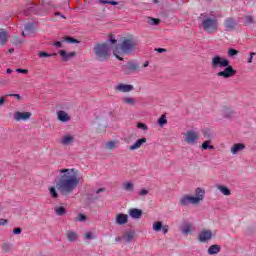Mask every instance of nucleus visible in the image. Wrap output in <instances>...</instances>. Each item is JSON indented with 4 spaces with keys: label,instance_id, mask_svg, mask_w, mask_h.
Masks as SVG:
<instances>
[{
    "label": "nucleus",
    "instance_id": "nucleus-1",
    "mask_svg": "<svg viewBox=\"0 0 256 256\" xmlns=\"http://www.w3.org/2000/svg\"><path fill=\"white\" fill-rule=\"evenodd\" d=\"M59 173L60 175L55 186H51L48 189L52 199H59V193L67 197V195H71L79 187V178L75 169L64 168L59 170Z\"/></svg>",
    "mask_w": 256,
    "mask_h": 256
},
{
    "label": "nucleus",
    "instance_id": "nucleus-2",
    "mask_svg": "<svg viewBox=\"0 0 256 256\" xmlns=\"http://www.w3.org/2000/svg\"><path fill=\"white\" fill-rule=\"evenodd\" d=\"M212 69H223L217 73V77H222L223 79H231V77L237 75V70L233 69L229 59L221 57L220 55H215L212 57L211 62Z\"/></svg>",
    "mask_w": 256,
    "mask_h": 256
},
{
    "label": "nucleus",
    "instance_id": "nucleus-3",
    "mask_svg": "<svg viewBox=\"0 0 256 256\" xmlns=\"http://www.w3.org/2000/svg\"><path fill=\"white\" fill-rule=\"evenodd\" d=\"M137 49V40L135 36L122 37L119 44L113 49V55L119 61H123V57L119 55H131Z\"/></svg>",
    "mask_w": 256,
    "mask_h": 256
},
{
    "label": "nucleus",
    "instance_id": "nucleus-4",
    "mask_svg": "<svg viewBox=\"0 0 256 256\" xmlns=\"http://www.w3.org/2000/svg\"><path fill=\"white\" fill-rule=\"evenodd\" d=\"M93 53L96 61L104 63L105 61H109L111 58V46H109L107 42L98 43L94 46Z\"/></svg>",
    "mask_w": 256,
    "mask_h": 256
},
{
    "label": "nucleus",
    "instance_id": "nucleus-5",
    "mask_svg": "<svg viewBox=\"0 0 256 256\" xmlns=\"http://www.w3.org/2000/svg\"><path fill=\"white\" fill-rule=\"evenodd\" d=\"M202 28L205 33H209L211 35L219 29V22L215 18L206 17L202 21Z\"/></svg>",
    "mask_w": 256,
    "mask_h": 256
},
{
    "label": "nucleus",
    "instance_id": "nucleus-6",
    "mask_svg": "<svg viewBox=\"0 0 256 256\" xmlns=\"http://www.w3.org/2000/svg\"><path fill=\"white\" fill-rule=\"evenodd\" d=\"M184 140L189 145H195V143H197V141H199V132L189 130L188 132L185 133Z\"/></svg>",
    "mask_w": 256,
    "mask_h": 256
},
{
    "label": "nucleus",
    "instance_id": "nucleus-7",
    "mask_svg": "<svg viewBox=\"0 0 256 256\" xmlns=\"http://www.w3.org/2000/svg\"><path fill=\"white\" fill-rule=\"evenodd\" d=\"M213 239V232L211 230H203L198 235V241L200 243H207Z\"/></svg>",
    "mask_w": 256,
    "mask_h": 256
},
{
    "label": "nucleus",
    "instance_id": "nucleus-8",
    "mask_svg": "<svg viewBox=\"0 0 256 256\" xmlns=\"http://www.w3.org/2000/svg\"><path fill=\"white\" fill-rule=\"evenodd\" d=\"M197 205V198H194V196L190 195H184L180 198V205L182 207H187L189 204Z\"/></svg>",
    "mask_w": 256,
    "mask_h": 256
},
{
    "label": "nucleus",
    "instance_id": "nucleus-9",
    "mask_svg": "<svg viewBox=\"0 0 256 256\" xmlns=\"http://www.w3.org/2000/svg\"><path fill=\"white\" fill-rule=\"evenodd\" d=\"M14 119L15 121H27L28 119H31V112H15L14 113Z\"/></svg>",
    "mask_w": 256,
    "mask_h": 256
},
{
    "label": "nucleus",
    "instance_id": "nucleus-10",
    "mask_svg": "<svg viewBox=\"0 0 256 256\" xmlns=\"http://www.w3.org/2000/svg\"><path fill=\"white\" fill-rule=\"evenodd\" d=\"M134 87L131 84H118L115 86V91H119L120 93H129L133 91Z\"/></svg>",
    "mask_w": 256,
    "mask_h": 256
},
{
    "label": "nucleus",
    "instance_id": "nucleus-11",
    "mask_svg": "<svg viewBox=\"0 0 256 256\" xmlns=\"http://www.w3.org/2000/svg\"><path fill=\"white\" fill-rule=\"evenodd\" d=\"M9 33H7V30L0 29V47H3L4 45H7L9 41Z\"/></svg>",
    "mask_w": 256,
    "mask_h": 256
},
{
    "label": "nucleus",
    "instance_id": "nucleus-12",
    "mask_svg": "<svg viewBox=\"0 0 256 256\" xmlns=\"http://www.w3.org/2000/svg\"><path fill=\"white\" fill-rule=\"evenodd\" d=\"M225 31H233L237 27V22L233 18H228L224 21Z\"/></svg>",
    "mask_w": 256,
    "mask_h": 256
},
{
    "label": "nucleus",
    "instance_id": "nucleus-13",
    "mask_svg": "<svg viewBox=\"0 0 256 256\" xmlns=\"http://www.w3.org/2000/svg\"><path fill=\"white\" fill-rule=\"evenodd\" d=\"M128 215H130L132 219H141V217H143V210L139 208H132L128 211Z\"/></svg>",
    "mask_w": 256,
    "mask_h": 256
},
{
    "label": "nucleus",
    "instance_id": "nucleus-14",
    "mask_svg": "<svg viewBox=\"0 0 256 256\" xmlns=\"http://www.w3.org/2000/svg\"><path fill=\"white\" fill-rule=\"evenodd\" d=\"M129 222V216L127 214H117L116 215V225H125Z\"/></svg>",
    "mask_w": 256,
    "mask_h": 256
},
{
    "label": "nucleus",
    "instance_id": "nucleus-15",
    "mask_svg": "<svg viewBox=\"0 0 256 256\" xmlns=\"http://www.w3.org/2000/svg\"><path fill=\"white\" fill-rule=\"evenodd\" d=\"M125 68L127 69V71H125V75H130V72L133 73L139 69V63L128 62Z\"/></svg>",
    "mask_w": 256,
    "mask_h": 256
},
{
    "label": "nucleus",
    "instance_id": "nucleus-16",
    "mask_svg": "<svg viewBox=\"0 0 256 256\" xmlns=\"http://www.w3.org/2000/svg\"><path fill=\"white\" fill-rule=\"evenodd\" d=\"M58 120L61 121V123H67L68 121H71V116L67 114V112L60 110L57 112Z\"/></svg>",
    "mask_w": 256,
    "mask_h": 256
},
{
    "label": "nucleus",
    "instance_id": "nucleus-17",
    "mask_svg": "<svg viewBox=\"0 0 256 256\" xmlns=\"http://www.w3.org/2000/svg\"><path fill=\"white\" fill-rule=\"evenodd\" d=\"M58 53H59L60 57H62L63 61H69V59H72V57H75L77 55V53H75V52L67 53V51H65V50H59Z\"/></svg>",
    "mask_w": 256,
    "mask_h": 256
},
{
    "label": "nucleus",
    "instance_id": "nucleus-18",
    "mask_svg": "<svg viewBox=\"0 0 256 256\" xmlns=\"http://www.w3.org/2000/svg\"><path fill=\"white\" fill-rule=\"evenodd\" d=\"M221 253V246L217 244H213L208 248V255H217Z\"/></svg>",
    "mask_w": 256,
    "mask_h": 256
},
{
    "label": "nucleus",
    "instance_id": "nucleus-19",
    "mask_svg": "<svg viewBox=\"0 0 256 256\" xmlns=\"http://www.w3.org/2000/svg\"><path fill=\"white\" fill-rule=\"evenodd\" d=\"M143 143H147V138L138 139L132 146L129 147L130 151H135L139 149Z\"/></svg>",
    "mask_w": 256,
    "mask_h": 256
},
{
    "label": "nucleus",
    "instance_id": "nucleus-20",
    "mask_svg": "<svg viewBox=\"0 0 256 256\" xmlns=\"http://www.w3.org/2000/svg\"><path fill=\"white\" fill-rule=\"evenodd\" d=\"M195 195L196 197H194V199H197V203H199L200 201H203L205 197V190L202 188H196Z\"/></svg>",
    "mask_w": 256,
    "mask_h": 256
},
{
    "label": "nucleus",
    "instance_id": "nucleus-21",
    "mask_svg": "<svg viewBox=\"0 0 256 256\" xmlns=\"http://www.w3.org/2000/svg\"><path fill=\"white\" fill-rule=\"evenodd\" d=\"M243 149H245V144L243 143H237V144H234L231 148V153L233 155H237V152L238 151H243Z\"/></svg>",
    "mask_w": 256,
    "mask_h": 256
},
{
    "label": "nucleus",
    "instance_id": "nucleus-22",
    "mask_svg": "<svg viewBox=\"0 0 256 256\" xmlns=\"http://www.w3.org/2000/svg\"><path fill=\"white\" fill-rule=\"evenodd\" d=\"M122 102L125 104V105H130L131 107H135V103H137V100L133 97H123L122 98Z\"/></svg>",
    "mask_w": 256,
    "mask_h": 256
},
{
    "label": "nucleus",
    "instance_id": "nucleus-23",
    "mask_svg": "<svg viewBox=\"0 0 256 256\" xmlns=\"http://www.w3.org/2000/svg\"><path fill=\"white\" fill-rule=\"evenodd\" d=\"M24 31L27 33V35H31L35 33V24L34 23H27L24 26Z\"/></svg>",
    "mask_w": 256,
    "mask_h": 256
},
{
    "label": "nucleus",
    "instance_id": "nucleus-24",
    "mask_svg": "<svg viewBox=\"0 0 256 256\" xmlns=\"http://www.w3.org/2000/svg\"><path fill=\"white\" fill-rule=\"evenodd\" d=\"M67 239L70 241V243H73L79 239V235L76 234L75 231H68L67 232Z\"/></svg>",
    "mask_w": 256,
    "mask_h": 256
},
{
    "label": "nucleus",
    "instance_id": "nucleus-25",
    "mask_svg": "<svg viewBox=\"0 0 256 256\" xmlns=\"http://www.w3.org/2000/svg\"><path fill=\"white\" fill-rule=\"evenodd\" d=\"M135 237L134 231L126 232L123 236V239L126 241V243H131Z\"/></svg>",
    "mask_w": 256,
    "mask_h": 256
},
{
    "label": "nucleus",
    "instance_id": "nucleus-26",
    "mask_svg": "<svg viewBox=\"0 0 256 256\" xmlns=\"http://www.w3.org/2000/svg\"><path fill=\"white\" fill-rule=\"evenodd\" d=\"M71 143H73V136L71 135H66L61 140L62 145H71Z\"/></svg>",
    "mask_w": 256,
    "mask_h": 256
},
{
    "label": "nucleus",
    "instance_id": "nucleus-27",
    "mask_svg": "<svg viewBox=\"0 0 256 256\" xmlns=\"http://www.w3.org/2000/svg\"><path fill=\"white\" fill-rule=\"evenodd\" d=\"M217 189H218V191H220L221 193H223L226 196L231 195V190L226 186L218 185Z\"/></svg>",
    "mask_w": 256,
    "mask_h": 256
},
{
    "label": "nucleus",
    "instance_id": "nucleus-28",
    "mask_svg": "<svg viewBox=\"0 0 256 256\" xmlns=\"http://www.w3.org/2000/svg\"><path fill=\"white\" fill-rule=\"evenodd\" d=\"M10 43L18 47V45H23V40L19 38V36H13L10 40Z\"/></svg>",
    "mask_w": 256,
    "mask_h": 256
},
{
    "label": "nucleus",
    "instance_id": "nucleus-29",
    "mask_svg": "<svg viewBox=\"0 0 256 256\" xmlns=\"http://www.w3.org/2000/svg\"><path fill=\"white\" fill-rule=\"evenodd\" d=\"M124 191L132 192L135 190V186L131 182H125L123 184Z\"/></svg>",
    "mask_w": 256,
    "mask_h": 256
},
{
    "label": "nucleus",
    "instance_id": "nucleus-30",
    "mask_svg": "<svg viewBox=\"0 0 256 256\" xmlns=\"http://www.w3.org/2000/svg\"><path fill=\"white\" fill-rule=\"evenodd\" d=\"M146 23H148V25H159V23H161V20L157 18L148 17L146 18Z\"/></svg>",
    "mask_w": 256,
    "mask_h": 256
},
{
    "label": "nucleus",
    "instance_id": "nucleus-31",
    "mask_svg": "<svg viewBox=\"0 0 256 256\" xmlns=\"http://www.w3.org/2000/svg\"><path fill=\"white\" fill-rule=\"evenodd\" d=\"M202 149L207 151V149H215V147L211 145V140H206L202 143Z\"/></svg>",
    "mask_w": 256,
    "mask_h": 256
},
{
    "label": "nucleus",
    "instance_id": "nucleus-32",
    "mask_svg": "<svg viewBox=\"0 0 256 256\" xmlns=\"http://www.w3.org/2000/svg\"><path fill=\"white\" fill-rule=\"evenodd\" d=\"M158 125L159 127H164V125H167V116L163 114L159 119H158Z\"/></svg>",
    "mask_w": 256,
    "mask_h": 256
},
{
    "label": "nucleus",
    "instance_id": "nucleus-33",
    "mask_svg": "<svg viewBox=\"0 0 256 256\" xmlns=\"http://www.w3.org/2000/svg\"><path fill=\"white\" fill-rule=\"evenodd\" d=\"M161 229H163V222L161 221H157V222H154L153 224V231H161Z\"/></svg>",
    "mask_w": 256,
    "mask_h": 256
},
{
    "label": "nucleus",
    "instance_id": "nucleus-34",
    "mask_svg": "<svg viewBox=\"0 0 256 256\" xmlns=\"http://www.w3.org/2000/svg\"><path fill=\"white\" fill-rule=\"evenodd\" d=\"M222 115L223 117H226V119H229L230 117H233V111H231V109L224 108Z\"/></svg>",
    "mask_w": 256,
    "mask_h": 256
},
{
    "label": "nucleus",
    "instance_id": "nucleus-35",
    "mask_svg": "<svg viewBox=\"0 0 256 256\" xmlns=\"http://www.w3.org/2000/svg\"><path fill=\"white\" fill-rule=\"evenodd\" d=\"M63 41H66V43H79V40L73 38V37H69V36H64L62 37Z\"/></svg>",
    "mask_w": 256,
    "mask_h": 256
},
{
    "label": "nucleus",
    "instance_id": "nucleus-36",
    "mask_svg": "<svg viewBox=\"0 0 256 256\" xmlns=\"http://www.w3.org/2000/svg\"><path fill=\"white\" fill-rule=\"evenodd\" d=\"M56 215H59L60 217L65 215V207L59 206L55 209Z\"/></svg>",
    "mask_w": 256,
    "mask_h": 256
},
{
    "label": "nucleus",
    "instance_id": "nucleus-37",
    "mask_svg": "<svg viewBox=\"0 0 256 256\" xmlns=\"http://www.w3.org/2000/svg\"><path fill=\"white\" fill-rule=\"evenodd\" d=\"M11 249H12V246H11V244H9V243H4V244L2 245V251H3V253H9V252L11 251Z\"/></svg>",
    "mask_w": 256,
    "mask_h": 256
},
{
    "label": "nucleus",
    "instance_id": "nucleus-38",
    "mask_svg": "<svg viewBox=\"0 0 256 256\" xmlns=\"http://www.w3.org/2000/svg\"><path fill=\"white\" fill-rule=\"evenodd\" d=\"M236 55H239V51L235 48H230L228 50V57H236Z\"/></svg>",
    "mask_w": 256,
    "mask_h": 256
},
{
    "label": "nucleus",
    "instance_id": "nucleus-39",
    "mask_svg": "<svg viewBox=\"0 0 256 256\" xmlns=\"http://www.w3.org/2000/svg\"><path fill=\"white\" fill-rule=\"evenodd\" d=\"M106 147L110 150L117 149V143L115 141H109L106 143Z\"/></svg>",
    "mask_w": 256,
    "mask_h": 256
},
{
    "label": "nucleus",
    "instance_id": "nucleus-40",
    "mask_svg": "<svg viewBox=\"0 0 256 256\" xmlns=\"http://www.w3.org/2000/svg\"><path fill=\"white\" fill-rule=\"evenodd\" d=\"M251 23H254L253 16L248 15L244 18V25H251Z\"/></svg>",
    "mask_w": 256,
    "mask_h": 256
},
{
    "label": "nucleus",
    "instance_id": "nucleus-41",
    "mask_svg": "<svg viewBox=\"0 0 256 256\" xmlns=\"http://www.w3.org/2000/svg\"><path fill=\"white\" fill-rule=\"evenodd\" d=\"M100 3H103V5H119V2L115 0H100Z\"/></svg>",
    "mask_w": 256,
    "mask_h": 256
},
{
    "label": "nucleus",
    "instance_id": "nucleus-42",
    "mask_svg": "<svg viewBox=\"0 0 256 256\" xmlns=\"http://www.w3.org/2000/svg\"><path fill=\"white\" fill-rule=\"evenodd\" d=\"M182 233L184 235H189V233H191V225L190 224H186L183 229H182Z\"/></svg>",
    "mask_w": 256,
    "mask_h": 256
},
{
    "label": "nucleus",
    "instance_id": "nucleus-43",
    "mask_svg": "<svg viewBox=\"0 0 256 256\" xmlns=\"http://www.w3.org/2000/svg\"><path fill=\"white\" fill-rule=\"evenodd\" d=\"M106 43H112V45H117V39L113 35H109V38Z\"/></svg>",
    "mask_w": 256,
    "mask_h": 256
},
{
    "label": "nucleus",
    "instance_id": "nucleus-44",
    "mask_svg": "<svg viewBox=\"0 0 256 256\" xmlns=\"http://www.w3.org/2000/svg\"><path fill=\"white\" fill-rule=\"evenodd\" d=\"M203 135H204L205 139H213V134H211V132H209V130H204Z\"/></svg>",
    "mask_w": 256,
    "mask_h": 256
},
{
    "label": "nucleus",
    "instance_id": "nucleus-45",
    "mask_svg": "<svg viewBox=\"0 0 256 256\" xmlns=\"http://www.w3.org/2000/svg\"><path fill=\"white\" fill-rule=\"evenodd\" d=\"M76 221H80V222L87 221V216L85 214L80 213L76 218Z\"/></svg>",
    "mask_w": 256,
    "mask_h": 256
},
{
    "label": "nucleus",
    "instance_id": "nucleus-46",
    "mask_svg": "<svg viewBox=\"0 0 256 256\" xmlns=\"http://www.w3.org/2000/svg\"><path fill=\"white\" fill-rule=\"evenodd\" d=\"M137 128L142 129V131H147L149 129L145 123H138Z\"/></svg>",
    "mask_w": 256,
    "mask_h": 256
},
{
    "label": "nucleus",
    "instance_id": "nucleus-47",
    "mask_svg": "<svg viewBox=\"0 0 256 256\" xmlns=\"http://www.w3.org/2000/svg\"><path fill=\"white\" fill-rule=\"evenodd\" d=\"M138 195H140V197H145V195H149V190L142 189L139 191Z\"/></svg>",
    "mask_w": 256,
    "mask_h": 256
},
{
    "label": "nucleus",
    "instance_id": "nucleus-48",
    "mask_svg": "<svg viewBox=\"0 0 256 256\" xmlns=\"http://www.w3.org/2000/svg\"><path fill=\"white\" fill-rule=\"evenodd\" d=\"M63 39H62V41H56V42H54L52 45H54V47H58V48H63Z\"/></svg>",
    "mask_w": 256,
    "mask_h": 256
},
{
    "label": "nucleus",
    "instance_id": "nucleus-49",
    "mask_svg": "<svg viewBox=\"0 0 256 256\" xmlns=\"http://www.w3.org/2000/svg\"><path fill=\"white\" fill-rule=\"evenodd\" d=\"M22 232H23V229H21L20 227L13 229L14 235H21Z\"/></svg>",
    "mask_w": 256,
    "mask_h": 256
},
{
    "label": "nucleus",
    "instance_id": "nucleus-50",
    "mask_svg": "<svg viewBox=\"0 0 256 256\" xmlns=\"http://www.w3.org/2000/svg\"><path fill=\"white\" fill-rule=\"evenodd\" d=\"M16 73H23L24 75H27L29 73V70L18 68L16 69Z\"/></svg>",
    "mask_w": 256,
    "mask_h": 256
},
{
    "label": "nucleus",
    "instance_id": "nucleus-51",
    "mask_svg": "<svg viewBox=\"0 0 256 256\" xmlns=\"http://www.w3.org/2000/svg\"><path fill=\"white\" fill-rule=\"evenodd\" d=\"M161 230L164 233V235H167V233H169V225L162 226Z\"/></svg>",
    "mask_w": 256,
    "mask_h": 256
},
{
    "label": "nucleus",
    "instance_id": "nucleus-52",
    "mask_svg": "<svg viewBox=\"0 0 256 256\" xmlns=\"http://www.w3.org/2000/svg\"><path fill=\"white\" fill-rule=\"evenodd\" d=\"M38 55H39V57H45V58L51 57V54H49L47 52H39Z\"/></svg>",
    "mask_w": 256,
    "mask_h": 256
},
{
    "label": "nucleus",
    "instance_id": "nucleus-53",
    "mask_svg": "<svg viewBox=\"0 0 256 256\" xmlns=\"http://www.w3.org/2000/svg\"><path fill=\"white\" fill-rule=\"evenodd\" d=\"M84 239H89V240L93 239V233L92 232H87L84 236Z\"/></svg>",
    "mask_w": 256,
    "mask_h": 256
},
{
    "label": "nucleus",
    "instance_id": "nucleus-54",
    "mask_svg": "<svg viewBox=\"0 0 256 256\" xmlns=\"http://www.w3.org/2000/svg\"><path fill=\"white\" fill-rule=\"evenodd\" d=\"M6 97H16V99H18V100L21 99V95H19V94H7Z\"/></svg>",
    "mask_w": 256,
    "mask_h": 256
},
{
    "label": "nucleus",
    "instance_id": "nucleus-55",
    "mask_svg": "<svg viewBox=\"0 0 256 256\" xmlns=\"http://www.w3.org/2000/svg\"><path fill=\"white\" fill-rule=\"evenodd\" d=\"M155 51H157V53H167V49L165 48H156Z\"/></svg>",
    "mask_w": 256,
    "mask_h": 256
},
{
    "label": "nucleus",
    "instance_id": "nucleus-56",
    "mask_svg": "<svg viewBox=\"0 0 256 256\" xmlns=\"http://www.w3.org/2000/svg\"><path fill=\"white\" fill-rule=\"evenodd\" d=\"M256 55L255 52L250 53V57L248 58V63H253V56Z\"/></svg>",
    "mask_w": 256,
    "mask_h": 256
},
{
    "label": "nucleus",
    "instance_id": "nucleus-57",
    "mask_svg": "<svg viewBox=\"0 0 256 256\" xmlns=\"http://www.w3.org/2000/svg\"><path fill=\"white\" fill-rule=\"evenodd\" d=\"M7 223H9V221L7 219H0V226L1 225H7Z\"/></svg>",
    "mask_w": 256,
    "mask_h": 256
},
{
    "label": "nucleus",
    "instance_id": "nucleus-58",
    "mask_svg": "<svg viewBox=\"0 0 256 256\" xmlns=\"http://www.w3.org/2000/svg\"><path fill=\"white\" fill-rule=\"evenodd\" d=\"M103 192H105V188H100L96 190V195H99V193H103Z\"/></svg>",
    "mask_w": 256,
    "mask_h": 256
},
{
    "label": "nucleus",
    "instance_id": "nucleus-59",
    "mask_svg": "<svg viewBox=\"0 0 256 256\" xmlns=\"http://www.w3.org/2000/svg\"><path fill=\"white\" fill-rule=\"evenodd\" d=\"M88 199L92 200V201H97L99 199V196H94V197H88Z\"/></svg>",
    "mask_w": 256,
    "mask_h": 256
},
{
    "label": "nucleus",
    "instance_id": "nucleus-60",
    "mask_svg": "<svg viewBox=\"0 0 256 256\" xmlns=\"http://www.w3.org/2000/svg\"><path fill=\"white\" fill-rule=\"evenodd\" d=\"M5 104V98L0 97V106Z\"/></svg>",
    "mask_w": 256,
    "mask_h": 256
},
{
    "label": "nucleus",
    "instance_id": "nucleus-61",
    "mask_svg": "<svg viewBox=\"0 0 256 256\" xmlns=\"http://www.w3.org/2000/svg\"><path fill=\"white\" fill-rule=\"evenodd\" d=\"M6 73L11 74V73H13V70H11V68H8V69L6 70Z\"/></svg>",
    "mask_w": 256,
    "mask_h": 256
},
{
    "label": "nucleus",
    "instance_id": "nucleus-62",
    "mask_svg": "<svg viewBox=\"0 0 256 256\" xmlns=\"http://www.w3.org/2000/svg\"><path fill=\"white\" fill-rule=\"evenodd\" d=\"M15 52V49H13V48H10L9 50H8V53H14Z\"/></svg>",
    "mask_w": 256,
    "mask_h": 256
},
{
    "label": "nucleus",
    "instance_id": "nucleus-63",
    "mask_svg": "<svg viewBox=\"0 0 256 256\" xmlns=\"http://www.w3.org/2000/svg\"><path fill=\"white\" fill-rule=\"evenodd\" d=\"M115 241H116L117 243H119V241H121V237L117 236V237L115 238Z\"/></svg>",
    "mask_w": 256,
    "mask_h": 256
},
{
    "label": "nucleus",
    "instance_id": "nucleus-64",
    "mask_svg": "<svg viewBox=\"0 0 256 256\" xmlns=\"http://www.w3.org/2000/svg\"><path fill=\"white\" fill-rule=\"evenodd\" d=\"M143 67H149V62L146 61V62L143 64Z\"/></svg>",
    "mask_w": 256,
    "mask_h": 256
}]
</instances>
